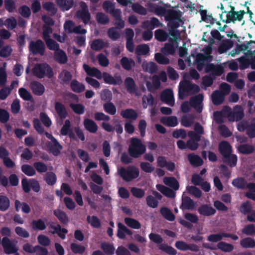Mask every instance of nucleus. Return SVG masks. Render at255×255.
<instances>
[{"label":"nucleus","instance_id":"obj_15","mask_svg":"<svg viewBox=\"0 0 255 255\" xmlns=\"http://www.w3.org/2000/svg\"><path fill=\"white\" fill-rule=\"evenodd\" d=\"M219 151L223 157H228L232 153V147L227 141H222L219 144Z\"/></svg>","mask_w":255,"mask_h":255},{"label":"nucleus","instance_id":"obj_41","mask_svg":"<svg viewBox=\"0 0 255 255\" xmlns=\"http://www.w3.org/2000/svg\"><path fill=\"white\" fill-rule=\"evenodd\" d=\"M161 122L168 127H174L178 124L177 118L175 116H170L162 118Z\"/></svg>","mask_w":255,"mask_h":255},{"label":"nucleus","instance_id":"obj_48","mask_svg":"<svg viewBox=\"0 0 255 255\" xmlns=\"http://www.w3.org/2000/svg\"><path fill=\"white\" fill-rule=\"evenodd\" d=\"M125 223L129 227L134 229H139L141 226L139 221L129 217L125 218Z\"/></svg>","mask_w":255,"mask_h":255},{"label":"nucleus","instance_id":"obj_52","mask_svg":"<svg viewBox=\"0 0 255 255\" xmlns=\"http://www.w3.org/2000/svg\"><path fill=\"white\" fill-rule=\"evenodd\" d=\"M103 252L107 255H112L115 253V248L113 244L104 242L101 245Z\"/></svg>","mask_w":255,"mask_h":255},{"label":"nucleus","instance_id":"obj_2","mask_svg":"<svg viewBox=\"0 0 255 255\" xmlns=\"http://www.w3.org/2000/svg\"><path fill=\"white\" fill-rule=\"evenodd\" d=\"M128 152L130 157L139 158L146 152V146L140 139L133 137L130 138Z\"/></svg>","mask_w":255,"mask_h":255},{"label":"nucleus","instance_id":"obj_49","mask_svg":"<svg viewBox=\"0 0 255 255\" xmlns=\"http://www.w3.org/2000/svg\"><path fill=\"white\" fill-rule=\"evenodd\" d=\"M72 77L71 73L66 70H63L58 76L59 79L61 81V83L63 84H68L71 80Z\"/></svg>","mask_w":255,"mask_h":255},{"label":"nucleus","instance_id":"obj_9","mask_svg":"<svg viewBox=\"0 0 255 255\" xmlns=\"http://www.w3.org/2000/svg\"><path fill=\"white\" fill-rule=\"evenodd\" d=\"M45 46L44 42L40 39L36 41H31L29 45V50L33 55L39 54L43 56L44 54Z\"/></svg>","mask_w":255,"mask_h":255},{"label":"nucleus","instance_id":"obj_33","mask_svg":"<svg viewBox=\"0 0 255 255\" xmlns=\"http://www.w3.org/2000/svg\"><path fill=\"white\" fill-rule=\"evenodd\" d=\"M188 159L190 164L195 167L201 166L203 164V159L199 155L194 153L189 154Z\"/></svg>","mask_w":255,"mask_h":255},{"label":"nucleus","instance_id":"obj_1","mask_svg":"<svg viewBox=\"0 0 255 255\" xmlns=\"http://www.w3.org/2000/svg\"><path fill=\"white\" fill-rule=\"evenodd\" d=\"M230 7L229 10H224L220 14V17L222 21L226 23H235L236 21H242L246 11L244 10L236 11L234 6L230 5Z\"/></svg>","mask_w":255,"mask_h":255},{"label":"nucleus","instance_id":"obj_34","mask_svg":"<svg viewBox=\"0 0 255 255\" xmlns=\"http://www.w3.org/2000/svg\"><path fill=\"white\" fill-rule=\"evenodd\" d=\"M120 63L122 67L127 71H130L135 65V62L132 59H129L126 56L121 59Z\"/></svg>","mask_w":255,"mask_h":255},{"label":"nucleus","instance_id":"obj_7","mask_svg":"<svg viewBox=\"0 0 255 255\" xmlns=\"http://www.w3.org/2000/svg\"><path fill=\"white\" fill-rule=\"evenodd\" d=\"M80 5L81 9L76 11V17L77 18L81 19L85 25L89 23L91 18L88 7L84 1H81Z\"/></svg>","mask_w":255,"mask_h":255},{"label":"nucleus","instance_id":"obj_63","mask_svg":"<svg viewBox=\"0 0 255 255\" xmlns=\"http://www.w3.org/2000/svg\"><path fill=\"white\" fill-rule=\"evenodd\" d=\"M154 58L155 61L159 64L166 65L170 63L169 58L161 53H155Z\"/></svg>","mask_w":255,"mask_h":255},{"label":"nucleus","instance_id":"obj_36","mask_svg":"<svg viewBox=\"0 0 255 255\" xmlns=\"http://www.w3.org/2000/svg\"><path fill=\"white\" fill-rule=\"evenodd\" d=\"M164 183L174 190H177L179 188V184L177 179L174 177H165Z\"/></svg>","mask_w":255,"mask_h":255},{"label":"nucleus","instance_id":"obj_40","mask_svg":"<svg viewBox=\"0 0 255 255\" xmlns=\"http://www.w3.org/2000/svg\"><path fill=\"white\" fill-rule=\"evenodd\" d=\"M232 185L238 189L247 188V181L244 177H238L232 181Z\"/></svg>","mask_w":255,"mask_h":255},{"label":"nucleus","instance_id":"obj_8","mask_svg":"<svg viewBox=\"0 0 255 255\" xmlns=\"http://www.w3.org/2000/svg\"><path fill=\"white\" fill-rule=\"evenodd\" d=\"M212 60L213 56L210 54L198 53L195 58V63L197 70L201 71L204 68L206 69V66L208 64L206 62H211Z\"/></svg>","mask_w":255,"mask_h":255},{"label":"nucleus","instance_id":"obj_39","mask_svg":"<svg viewBox=\"0 0 255 255\" xmlns=\"http://www.w3.org/2000/svg\"><path fill=\"white\" fill-rule=\"evenodd\" d=\"M169 36V34L162 29H157L154 32L155 38L159 41H165Z\"/></svg>","mask_w":255,"mask_h":255},{"label":"nucleus","instance_id":"obj_26","mask_svg":"<svg viewBox=\"0 0 255 255\" xmlns=\"http://www.w3.org/2000/svg\"><path fill=\"white\" fill-rule=\"evenodd\" d=\"M30 87L33 93L37 96H41L45 91L44 86L39 82L36 81L31 83Z\"/></svg>","mask_w":255,"mask_h":255},{"label":"nucleus","instance_id":"obj_55","mask_svg":"<svg viewBox=\"0 0 255 255\" xmlns=\"http://www.w3.org/2000/svg\"><path fill=\"white\" fill-rule=\"evenodd\" d=\"M113 17L115 19L114 22L115 27L120 29L123 28L125 27V23L122 18V11L118 14L115 13V15Z\"/></svg>","mask_w":255,"mask_h":255},{"label":"nucleus","instance_id":"obj_30","mask_svg":"<svg viewBox=\"0 0 255 255\" xmlns=\"http://www.w3.org/2000/svg\"><path fill=\"white\" fill-rule=\"evenodd\" d=\"M49 228L54 230L52 234H57L62 240H64L66 238L65 234L68 233V230L65 228H62L60 225L57 224L56 226H54L51 224Z\"/></svg>","mask_w":255,"mask_h":255},{"label":"nucleus","instance_id":"obj_32","mask_svg":"<svg viewBox=\"0 0 255 255\" xmlns=\"http://www.w3.org/2000/svg\"><path fill=\"white\" fill-rule=\"evenodd\" d=\"M53 214L61 224L63 225L68 224L69 218L65 212L60 209H57L53 211Z\"/></svg>","mask_w":255,"mask_h":255},{"label":"nucleus","instance_id":"obj_45","mask_svg":"<svg viewBox=\"0 0 255 255\" xmlns=\"http://www.w3.org/2000/svg\"><path fill=\"white\" fill-rule=\"evenodd\" d=\"M10 207V200L5 195H0V211L5 212Z\"/></svg>","mask_w":255,"mask_h":255},{"label":"nucleus","instance_id":"obj_25","mask_svg":"<svg viewBox=\"0 0 255 255\" xmlns=\"http://www.w3.org/2000/svg\"><path fill=\"white\" fill-rule=\"evenodd\" d=\"M83 125L85 129L90 133H95L98 131V125L91 119H85L84 120Z\"/></svg>","mask_w":255,"mask_h":255},{"label":"nucleus","instance_id":"obj_51","mask_svg":"<svg viewBox=\"0 0 255 255\" xmlns=\"http://www.w3.org/2000/svg\"><path fill=\"white\" fill-rule=\"evenodd\" d=\"M238 161V157L236 154H232L228 156V157H223V162L227 164L231 167L236 166Z\"/></svg>","mask_w":255,"mask_h":255},{"label":"nucleus","instance_id":"obj_35","mask_svg":"<svg viewBox=\"0 0 255 255\" xmlns=\"http://www.w3.org/2000/svg\"><path fill=\"white\" fill-rule=\"evenodd\" d=\"M70 87L71 90L77 93H80L83 92L85 89V85L80 83L76 79H73L70 83Z\"/></svg>","mask_w":255,"mask_h":255},{"label":"nucleus","instance_id":"obj_53","mask_svg":"<svg viewBox=\"0 0 255 255\" xmlns=\"http://www.w3.org/2000/svg\"><path fill=\"white\" fill-rule=\"evenodd\" d=\"M154 104V99L151 94H148L142 97V106L144 109H146L148 105L152 107Z\"/></svg>","mask_w":255,"mask_h":255},{"label":"nucleus","instance_id":"obj_50","mask_svg":"<svg viewBox=\"0 0 255 255\" xmlns=\"http://www.w3.org/2000/svg\"><path fill=\"white\" fill-rule=\"evenodd\" d=\"M238 150L242 154H249L254 152L255 148L253 145L249 144H243L239 146Z\"/></svg>","mask_w":255,"mask_h":255},{"label":"nucleus","instance_id":"obj_10","mask_svg":"<svg viewBox=\"0 0 255 255\" xmlns=\"http://www.w3.org/2000/svg\"><path fill=\"white\" fill-rule=\"evenodd\" d=\"M1 245L3 248L4 253L7 255L14 254L15 255H20L17 253L18 249L15 245L10 240L6 237L2 239Z\"/></svg>","mask_w":255,"mask_h":255},{"label":"nucleus","instance_id":"obj_21","mask_svg":"<svg viewBox=\"0 0 255 255\" xmlns=\"http://www.w3.org/2000/svg\"><path fill=\"white\" fill-rule=\"evenodd\" d=\"M103 7L107 13H110L113 16L115 15V13L118 14L121 12V9H116L115 4L109 0L103 2Z\"/></svg>","mask_w":255,"mask_h":255},{"label":"nucleus","instance_id":"obj_5","mask_svg":"<svg viewBox=\"0 0 255 255\" xmlns=\"http://www.w3.org/2000/svg\"><path fill=\"white\" fill-rule=\"evenodd\" d=\"M118 174L126 182H130L137 178L139 175V169L134 165H129L127 168L121 167L118 169Z\"/></svg>","mask_w":255,"mask_h":255},{"label":"nucleus","instance_id":"obj_47","mask_svg":"<svg viewBox=\"0 0 255 255\" xmlns=\"http://www.w3.org/2000/svg\"><path fill=\"white\" fill-rule=\"evenodd\" d=\"M44 179L47 185L53 186L57 181L56 174L53 172H47L45 174Z\"/></svg>","mask_w":255,"mask_h":255},{"label":"nucleus","instance_id":"obj_37","mask_svg":"<svg viewBox=\"0 0 255 255\" xmlns=\"http://www.w3.org/2000/svg\"><path fill=\"white\" fill-rule=\"evenodd\" d=\"M57 4L63 10H69L73 5V0H56Z\"/></svg>","mask_w":255,"mask_h":255},{"label":"nucleus","instance_id":"obj_58","mask_svg":"<svg viewBox=\"0 0 255 255\" xmlns=\"http://www.w3.org/2000/svg\"><path fill=\"white\" fill-rule=\"evenodd\" d=\"M22 172L28 176L35 175L36 171L34 167L29 164H23L21 167Z\"/></svg>","mask_w":255,"mask_h":255},{"label":"nucleus","instance_id":"obj_24","mask_svg":"<svg viewBox=\"0 0 255 255\" xmlns=\"http://www.w3.org/2000/svg\"><path fill=\"white\" fill-rule=\"evenodd\" d=\"M225 96L219 90L214 91L211 95V100L214 105H221L224 101Z\"/></svg>","mask_w":255,"mask_h":255},{"label":"nucleus","instance_id":"obj_4","mask_svg":"<svg viewBox=\"0 0 255 255\" xmlns=\"http://www.w3.org/2000/svg\"><path fill=\"white\" fill-rule=\"evenodd\" d=\"M32 72L34 76L39 79L45 76L50 79L54 76L53 69L47 63L36 64L32 69Z\"/></svg>","mask_w":255,"mask_h":255},{"label":"nucleus","instance_id":"obj_46","mask_svg":"<svg viewBox=\"0 0 255 255\" xmlns=\"http://www.w3.org/2000/svg\"><path fill=\"white\" fill-rule=\"evenodd\" d=\"M162 216L166 220L169 221H173L175 217L172 211L167 207H162L160 210Z\"/></svg>","mask_w":255,"mask_h":255},{"label":"nucleus","instance_id":"obj_19","mask_svg":"<svg viewBox=\"0 0 255 255\" xmlns=\"http://www.w3.org/2000/svg\"><path fill=\"white\" fill-rule=\"evenodd\" d=\"M198 212L202 216L209 217L214 215L216 211L210 205L203 204L198 208Z\"/></svg>","mask_w":255,"mask_h":255},{"label":"nucleus","instance_id":"obj_38","mask_svg":"<svg viewBox=\"0 0 255 255\" xmlns=\"http://www.w3.org/2000/svg\"><path fill=\"white\" fill-rule=\"evenodd\" d=\"M240 245L243 248H255V240L251 237H246L240 241Z\"/></svg>","mask_w":255,"mask_h":255},{"label":"nucleus","instance_id":"obj_20","mask_svg":"<svg viewBox=\"0 0 255 255\" xmlns=\"http://www.w3.org/2000/svg\"><path fill=\"white\" fill-rule=\"evenodd\" d=\"M125 85L127 91L131 94H135L136 95L138 88L134 80L131 77H127L125 80Z\"/></svg>","mask_w":255,"mask_h":255},{"label":"nucleus","instance_id":"obj_62","mask_svg":"<svg viewBox=\"0 0 255 255\" xmlns=\"http://www.w3.org/2000/svg\"><path fill=\"white\" fill-rule=\"evenodd\" d=\"M131 8L134 12L139 14L145 15L147 14L146 9L139 3H132Z\"/></svg>","mask_w":255,"mask_h":255},{"label":"nucleus","instance_id":"obj_28","mask_svg":"<svg viewBox=\"0 0 255 255\" xmlns=\"http://www.w3.org/2000/svg\"><path fill=\"white\" fill-rule=\"evenodd\" d=\"M144 27L147 28L150 30H152L156 27L162 26V23L159 20L155 17L150 18L149 21L146 20L143 22Z\"/></svg>","mask_w":255,"mask_h":255},{"label":"nucleus","instance_id":"obj_14","mask_svg":"<svg viewBox=\"0 0 255 255\" xmlns=\"http://www.w3.org/2000/svg\"><path fill=\"white\" fill-rule=\"evenodd\" d=\"M102 78L105 83L110 85H120L123 82L121 76L113 77L106 72H104L102 74Z\"/></svg>","mask_w":255,"mask_h":255},{"label":"nucleus","instance_id":"obj_6","mask_svg":"<svg viewBox=\"0 0 255 255\" xmlns=\"http://www.w3.org/2000/svg\"><path fill=\"white\" fill-rule=\"evenodd\" d=\"M150 11L154 12L158 16H164L165 19L171 18L176 16V10L173 9H166L164 6L158 5L157 4H150Z\"/></svg>","mask_w":255,"mask_h":255},{"label":"nucleus","instance_id":"obj_31","mask_svg":"<svg viewBox=\"0 0 255 255\" xmlns=\"http://www.w3.org/2000/svg\"><path fill=\"white\" fill-rule=\"evenodd\" d=\"M54 60L60 64H65L68 61L67 56L66 53L62 49L54 52Z\"/></svg>","mask_w":255,"mask_h":255},{"label":"nucleus","instance_id":"obj_16","mask_svg":"<svg viewBox=\"0 0 255 255\" xmlns=\"http://www.w3.org/2000/svg\"><path fill=\"white\" fill-rule=\"evenodd\" d=\"M176 16L171 18H167L165 19L166 21H169L168 25L171 28L172 31L175 30L180 26V22H181V13L180 10H176Z\"/></svg>","mask_w":255,"mask_h":255},{"label":"nucleus","instance_id":"obj_57","mask_svg":"<svg viewBox=\"0 0 255 255\" xmlns=\"http://www.w3.org/2000/svg\"><path fill=\"white\" fill-rule=\"evenodd\" d=\"M116 27H112L108 29L107 34L108 37L113 41H116L121 36L120 33L117 30Z\"/></svg>","mask_w":255,"mask_h":255},{"label":"nucleus","instance_id":"obj_29","mask_svg":"<svg viewBox=\"0 0 255 255\" xmlns=\"http://www.w3.org/2000/svg\"><path fill=\"white\" fill-rule=\"evenodd\" d=\"M121 115L123 118L130 119L132 121L136 120L138 118L136 112L132 109H127L122 110Z\"/></svg>","mask_w":255,"mask_h":255},{"label":"nucleus","instance_id":"obj_56","mask_svg":"<svg viewBox=\"0 0 255 255\" xmlns=\"http://www.w3.org/2000/svg\"><path fill=\"white\" fill-rule=\"evenodd\" d=\"M96 19L98 23L106 25L109 23L108 16L103 12H98L96 13Z\"/></svg>","mask_w":255,"mask_h":255},{"label":"nucleus","instance_id":"obj_3","mask_svg":"<svg viewBox=\"0 0 255 255\" xmlns=\"http://www.w3.org/2000/svg\"><path fill=\"white\" fill-rule=\"evenodd\" d=\"M200 88L196 84L192 83L188 80H184L181 82L179 86L178 96L180 99L185 98L186 94L192 95L198 93Z\"/></svg>","mask_w":255,"mask_h":255},{"label":"nucleus","instance_id":"obj_43","mask_svg":"<svg viewBox=\"0 0 255 255\" xmlns=\"http://www.w3.org/2000/svg\"><path fill=\"white\" fill-rule=\"evenodd\" d=\"M203 99V95L201 94L193 97L190 99V105L194 108H197L202 104Z\"/></svg>","mask_w":255,"mask_h":255},{"label":"nucleus","instance_id":"obj_22","mask_svg":"<svg viewBox=\"0 0 255 255\" xmlns=\"http://www.w3.org/2000/svg\"><path fill=\"white\" fill-rule=\"evenodd\" d=\"M83 69L87 75L92 77H95L98 79L102 78L101 72L96 67H91L86 64H83Z\"/></svg>","mask_w":255,"mask_h":255},{"label":"nucleus","instance_id":"obj_12","mask_svg":"<svg viewBox=\"0 0 255 255\" xmlns=\"http://www.w3.org/2000/svg\"><path fill=\"white\" fill-rule=\"evenodd\" d=\"M160 100L164 103L173 106L174 105V98L173 91L170 89L163 90L160 94Z\"/></svg>","mask_w":255,"mask_h":255},{"label":"nucleus","instance_id":"obj_54","mask_svg":"<svg viewBox=\"0 0 255 255\" xmlns=\"http://www.w3.org/2000/svg\"><path fill=\"white\" fill-rule=\"evenodd\" d=\"M104 110L106 113L111 115H114L117 112V109L115 105L111 101L107 102L103 105Z\"/></svg>","mask_w":255,"mask_h":255},{"label":"nucleus","instance_id":"obj_60","mask_svg":"<svg viewBox=\"0 0 255 255\" xmlns=\"http://www.w3.org/2000/svg\"><path fill=\"white\" fill-rule=\"evenodd\" d=\"M42 6L43 9L49 12L51 15H55L57 11V8L55 7L54 4L52 2H45L43 4Z\"/></svg>","mask_w":255,"mask_h":255},{"label":"nucleus","instance_id":"obj_23","mask_svg":"<svg viewBox=\"0 0 255 255\" xmlns=\"http://www.w3.org/2000/svg\"><path fill=\"white\" fill-rule=\"evenodd\" d=\"M109 46V43L107 41L104 42L102 39H94L91 44V49L96 51H100L104 48Z\"/></svg>","mask_w":255,"mask_h":255},{"label":"nucleus","instance_id":"obj_17","mask_svg":"<svg viewBox=\"0 0 255 255\" xmlns=\"http://www.w3.org/2000/svg\"><path fill=\"white\" fill-rule=\"evenodd\" d=\"M54 109L58 117L61 119H66L68 116V112L65 105L61 102H55Z\"/></svg>","mask_w":255,"mask_h":255},{"label":"nucleus","instance_id":"obj_13","mask_svg":"<svg viewBox=\"0 0 255 255\" xmlns=\"http://www.w3.org/2000/svg\"><path fill=\"white\" fill-rule=\"evenodd\" d=\"M224 72V68L220 65L208 63L206 66L205 72H211L210 75L214 77L221 76Z\"/></svg>","mask_w":255,"mask_h":255},{"label":"nucleus","instance_id":"obj_59","mask_svg":"<svg viewBox=\"0 0 255 255\" xmlns=\"http://www.w3.org/2000/svg\"><path fill=\"white\" fill-rule=\"evenodd\" d=\"M70 249L72 252L75 254H83L86 250L84 246L75 243H71Z\"/></svg>","mask_w":255,"mask_h":255},{"label":"nucleus","instance_id":"obj_64","mask_svg":"<svg viewBox=\"0 0 255 255\" xmlns=\"http://www.w3.org/2000/svg\"><path fill=\"white\" fill-rule=\"evenodd\" d=\"M242 233L247 236H255V224H250L246 225L242 229Z\"/></svg>","mask_w":255,"mask_h":255},{"label":"nucleus","instance_id":"obj_11","mask_svg":"<svg viewBox=\"0 0 255 255\" xmlns=\"http://www.w3.org/2000/svg\"><path fill=\"white\" fill-rule=\"evenodd\" d=\"M46 146L49 152L55 156H58L63 149V146L56 138L51 141H47L46 142Z\"/></svg>","mask_w":255,"mask_h":255},{"label":"nucleus","instance_id":"obj_42","mask_svg":"<svg viewBox=\"0 0 255 255\" xmlns=\"http://www.w3.org/2000/svg\"><path fill=\"white\" fill-rule=\"evenodd\" d=\"M169 42L166 43L164 45V46L161 49V51L164 54L172 55L175 53V49L174 45L172 42H170L173 41L172 39L170 38L169 39Z\"/></svg>","mask_w":255,"mask_h":255},{"label":"nucleus","instance_id":"obj_61","mask_svg":"<svg viewBox=\"0 0 255 255\" xmlns=\"http://www.w3.org/2000/svg\"><path fill=\"white\" fill-rule=\"evenodd\" d=\"M87 221L90 224L91 226L95 228H99L101 226V222L99 219L96 216H88Z\"/></svg>","mask_w":255,"mask_h":255},{"label":"nucleus","instance_id":"obj_44","mask_svg":"<svg viewBox=\"0 0 255 255\" xmlns=\"http://www.w3.org/2000/svg\"><path fill=\"white\" fill-rule=\"evenodd\" d=\"M31 227L33 230L43 231L46 229V226L44 221L41 219L33 220L31 222Z\"/></svg>","mask_w":255,"mask_h":255},{"label":"nucleus","instance_id":"obj_18","mask_svg":"<svg viewBox=\"0 0 255 255\" xmlns=\"http://www.w3.org/2000/svg\"><path fill=\"white\" fill-rule=\"evenodd\" d=\"M230 118L229 119L230 122L241 121L245 116L243 109L240 106L237 105L234 108L233 113H231Z\"/></svg>","mask_w":255,"mask_h":255},{"label":"nucleus","instance_id":"obj_27","mask_svg":"<svg viewBox=\"0 0 255 255\" xmlns=\"http://www.w3.org/2000/svg\"><path fill=\"white\" fill-rule=\"evenodd\" d=\"M195 203L189 197L186 196L182 198V203L180 208L182 210H192L194 209Z\"/></svg>","mask_w":255,"mask_h":255}]
</instances>
